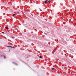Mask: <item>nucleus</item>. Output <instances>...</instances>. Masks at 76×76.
Returning <instances> with one entry per match:
<instances>
[{
  "mask_svg": "<svg viewBox=\"0 0 76 76\" xmlns=\"http://www.w3.org/2000/svg\"><path fill=\"white\" fill-rule=\"evenodd\" d=\"M11 48H15V47H13L11 46Z\"/></svg>",
  "mask_w": 76,
  "mask_h": 76,
  "instance_id": "12",
  "label": "nucleus"
},
{
  "mask_svg": "<svg viewBox=\"0 0 76 76\" xmlns=\"http://www.w3.org/2000/svg\"><path fill=\"white\" fill-rule=\"evenodd\" d=\"M51 0H49L48 1V3H50L51 2Z\"/></svg>",
  "mask_w": 76,
  "mask_h": 76,
  "instance_id": "8",
  "label": "nucleus"
},
{
  "mask_svg": "<svg viewBox=\"0 0 76 76\" xmlns=\"http://www.w3.org/2000/svg\"><path fill=\"white\" fill-rule=\"evenodd\" d=\"M7 47H10V48H11V46H7Z\"/></svg>",
  "mask_w": 76,
  "mask_h": 76,
  "instance_id": "6",
  "label": "nucleus"
},
{
  "mask_svg": "<svg viewBox=\"0 0 76 76\" xmlns=\"http://www.w3.org/2000/svg\"><path fill=\"white\" fill-rule=\"evenodd\" d=\"M66 20H67V21H68V19H66Z\"/></svg>",
  "mask_w": 76,
  "mask_h": 76,
  "instance_id": "19",
  "label": "nucleus"
},
{
  "mask_svg": "<svg viewBox=\"0 0 76 76\" xmlns=\"http://www.w3.org/2000/svg\"><path fill=\"white\" fill-rule=\"evenodd\" d=\"M5 28H6V29H9V28L7 27H5Z\"/></svg>",
  "mask_w": 76,
  "mask_h": 76,
  "instance_id": "11",
  "label": "nucleus"
},
{
  "mask_svg": "<svg viewBox=\"0 0 76 76\" xmlns=\"http://www.w3.org/2000/svg\"><path fill=\"white\" fill-rule=\"evenodd\" d=\"M75 39H76V37H75Z\"/></svg>",
  "mask_w": 76,
  "mask_h": 76,
  "instance_id": "22",
  "label": "nucleus"
},
{
  "mask_svg": "<svg viewBox=\"0 0 76 76\" xmlns=\"http://www.w3.org/2000/svg\"><path fill=\"white\" fill-rule=\"evenodd\" d=\"M58 73H60V72H59Z\"/></svg>",
  "mask_w": 76,
  "mask_h": 76,
  "instance_id": "23",
  "label": "nucleus"
},
{
  "mask_svg": "<svg viewBox=\"0 0 76 76\" xmlns=\"http://www.w3.org/2000/svg\"><path fill=\"white\" fill-rule=\"evenodd\" d=\"M52 53L53 54H54V53L53 52H52Z\"/></svg>",
  "mask_w": 76,
  "mask_h": 76,
  "instance_id": "15",
  "label": "nucleus"
},
{
  "mask_svg": "<svg viewBox=\"0 0 76 76\" xmlns=\"http://www.w3.org/2000/svg\"><path fill=\"white\" fill-rule=\"evenodd\" d=\"M51 70H55V68H52L51 69Z\"/></svg>",
  "mask_w": 76,
  "mask_h": 76,
  "instance_id": "5",
  "label": "nucleus"
},
{
  "mask_svg": "<svg viewBox=\"0 0 76 76\" xmlns=\"http://www.w3.org/2000/svg\"><path fill=\"white\" fill-rule=\"evenodd\" d=\"M72 75H75V74H72Z\"/></svg>",
  "mask_w": 76,
  "mask_h": 76,
  "instance_id": "17",
  "label": "nucleus"
},
{
  "mask_svg": "<svg viewBox=\"0 0 76 76\" xmlns=\"http://www.w3.org/2000/svg\"><path fill=\"white\" fill-rule=\"evenodd\" d=\"M56 49H54V50H53V51L55 52V51H56Z\"/></svg>",
  "mask_w": 76,
  "mask_h": 76,
  "instance_id": "9",
  "label": "nucleus"
},
{
  "mask_svg": "<svg viewBox=\"0 0 76 76\" xmlns=\"http://www.w3.org/2000/svg\"><path fill=\"white\" fill-rule=\"evenodd\" d=\"M17 13H19V12H17Z\"/></svg>",
  "mask_w": 76,
  "mask_h": 76,
  "instance_id": "20",
  "label": "nucleus"
},
{
  "mask_svg": "<svg viewBox=\"0 0 76 76\" xmlns=\"http://www.w3.org/2000/svg\"><path fill=\"white\" fill-rule=\"evenodd\" d=\"M45 35H47V33H45Z\"/></svg>",
  "mask_w": 76,
  "mask_h": 76,
  "instance_id": "14",
  "label": "nucleus"
},
{
  "mask_svg": "<svg viewBox=\"0 0 76 76\" xmlns=\"http://www.w3.org/2000/svg\"><path fill=\"white\" fill-rule=\"evenodd\" d=\"M1 57H5V56L4 55H2L1 56Z\"/></svg>",
  "mask_w": 76,
  "mask_h": 76,
  "instance_id": "3",
  "label": "nucleus"
},
{
  "mask_svg": "<svg viewBox=\"0 0 76 76\" xmlns=\"http://www.w3.org/2000/svg\"><path fill=\"white\" fill-rule=\"evenodd\" d=\"M8 32H10V30H8Z\"/></svg>",
  "mask_w": 76,
  "mask_h": 76,
  "instance_id": "16",
  "label": "nucleus"
},
{
  "mask_svg": "<svg viewBox=\"0 0 76 76\" xmlns=\"http://www.w3.org/2000/svg\"><path fill=\"white\" fill-rule=\"evenodd\" d=\"M16 16V15L14 14L12 15V16Z\"/></svg>",
  "mask_w": 76,
  "mask_h": 76,
  "instance_id": "10",
  "label": "nucleus"
},
{
  "mask_svg": "<svg viewBox=\"0 0 76 76\" xmlns=\"http://www.w3.org/2000/svg\"><path fill=\"white\" fill-rule=\"evenodd\" d=\"M2 34H5V33L3 32H2Z\"/></svg>",
  "mask_w": 76,
  "mask_h": 76,
  "instance_id": "13",
  "label": "nucleus"
},
{
  "mask_svg": "<svg viewBox=\"0 0 76 76\" xmlns=\"http://www.w3.org/2000/svg\"><path fill=\"white\" fill-rule=\"evenodd\" d=\"M7 34H9V35H10V32H7Z\"/></svg>",
  "mask_w": 76,
  "mask_h": 76,
  "instance_id": "4",
  "label": "nucleus"
},
{
  "mask_svg": "<svg viewBox=\"0 0 76 76\" xmlns=\"http://www.w3.org/2000/svg\"><path fill=\"white\" fill-rule=\"evenodd\" d=\"M40 11H42V10H41L40 9Z\"/></svg>",
  "mask_w": 76,
  "mask_h": 76,
  "instance_id": "18",
  "label": "nucleus"
},
{
  "mask_svg": "<svg viewBox=\"0 0 76 76\" xmlns=\"http://www.w3.org/2000/svg\"><path fill=\"white\" fill-rule=\"evenodd\" d=\"M45 4H47V3H48V2L47 0L45 1Z\"/></svg>",
  "mask_w": 76,
  "mask_h": 76,
  "instance_id": "1",
  "label": "nucleus"
},
{
  "mask_svg": "<svg viewBox=\"0 0 76 76\" xmlns=\"http://www.w3.org/2000/svg\"><path fill=\"white\" fill-rule=\"evenodd\" d=\"M72 58H73V57H72Z\"/></svg>",
  "mask_w": 76,
  "mask_h": 76,
  "instance_id": "21",
  "label": "nucleus"
},
{
  "mask_svg": "<svg viewBox=\"0 0 76 76\" xmlns=\"http://www.w3.org/2000/svg\"><path fill=\"white\" fill-rule=\"evenodd\" d=\"M39 58H42V56H40L39 57Z\"/></svg>",
  "mask_w": 76,
  "mask_h": 76,
  "instance_id": "7",
  "label": "nucleus"
},
{
  "mask_svg": "<svg viewBox=\"0 0 76 76\" xmlns=\"http://www.w3.org/2000/svg\"><path fill=\"white\" fill-rule=\"evenodd\" d=\"M13 64H14L15 65H16L17 66H18V64L16 63H15L14 62H12Z\"/></svg>",
  "mask_w": 76,
  "mask_h": 76,
  "instance_id": "2",
  "label": "nucleus"
}]
</instances>
